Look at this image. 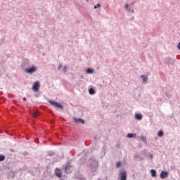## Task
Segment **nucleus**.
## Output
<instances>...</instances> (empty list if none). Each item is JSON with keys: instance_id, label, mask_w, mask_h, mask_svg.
Returning a JSON list of instances; mask_svg holds the SVG:
<instances>
[{"instance_id": "1", "label": "nucleus", "mask_w": 180, "mask_h": 180, "mask_svg": "<svg viewBox=\"0 0 180 180\" xmlns=\"http://www.w3.org/2000/svg\"><path fill=\"white\" fill-rule=\"evenodd\" d=\"M49 103L52 105V106H55V108H58V109H64V106L60 103H58L56 101H49Z\"/></svg>"}, {"instance_id": "2", "label": "nucleus", "mask_w": 180, "mask_h": 180, "mask_svg": "<svg viewBox=\"0 0 180 180\" xmlns=\"http://www.w3.org/2000/svg\"><path fill=\"white\" fill-rule=\"evenodd\" d=\"M39 88H40V82H36L35 83H34V84L32 86V90L34 92H37V91H39Z\"/></svg>"}, {"instance_id": "3", "label": "nucleus", "mask_w": 180, "mask_h": 180, "mask_svg": "<svg viewBox=\"0 0 180 180\" xmlns=\"http://www.w3.org/2000/svg\"><path fill=\"white\" fill-rule=\"evenodd\" d=\"M35 71H37V68L36 67H32L25 70V72H27V74H33Z\"/></svg>"}, {"instance_id": "4", "label": "nucleus", "mask_w": 180, "mask_h": 180, "mask_svg": "<svg viewBox=\"0 0 180 180\" xmlns=\"http://www.w3.org/2000/svg\"><path fill=\"white\" fill-rule=\"evenodd\" d=\"M120 176L121 178V180H126L127 178V174L126 173V171H122L120 174Z\"/></svg>"}, {"instance_id": "5", "label": "nucleus", "mask_w": 180, "mask_h": 180, "mask_svg": "<svg viewBox=\"0 0 180 180\" xmlns=\"http://www.w3.org/2000/svg\"><path fill=\"white\" fill-rule=\"evenodd\" d=\"M91 169L92 171H96V168H98V162L94 160L91 163Z\"/></svg>"}, {"instance_id": "6", "label": "nucleus", "mask_w": 180, "mask_h": 180, "mask_svg": "<svg viewBox=\"0 0 180 180\" xmlns=\"http://www.w3.org/2000/svg\"><path fill=\"white\" fill-rule=\"evenodd\" d=\"M72 167H71V165H70V164H68L65 165V172H67V174H70L71 172H70V169H72Z\"/></svg>"}, {"instance_id": "7", "label": "nucleus", "mask_w": 180, "mask_h": 180, "mask_svg": "<svg viewBox=\"0 0 180 180\" xmlns=\"http://www.w3.org/2000/svg\"><path fill=\"white\" fill-rule=\"evenodd\" d=\"M73 120H75L76 123H82V124H85V121L81 118H73Z\"/></svg>"}, {"instance_id": "8", "label": "nucleus", "mask_w": 180, "mask_h": 180, "mask_svg": "<svg viewBox=\"0 0 180 180\" xmlns=\"http://www.w3.org/2000/svg\"><path fill=\"white\" fill-rule=\"evenodd\" d=\"M167 176H168V173L165 171H162L160 174V177L162 178V179L167 178Z\"/></svg>"}, {"instance_id": "9", "label": "nucleus", "mask_w": 180, "mask_h": 180, "mask_svg": "<svg viewBox=\"0 0 180 180\" xmlns=\"http://www.w3.org/2000/svg\"><path fill=\"white\" fill-rule=\"evenodd\" d=\"M56 175L58 178H61V170L60 169H56Z\"/></svg>"}, {"instance_id": "10", "label": "nucleus", "mask_w": 180, "mask_h": 180, "mask_svg": "<svg viewBox=\"0 0 180 180\" xmlns=\"http://www.w3.org/2000/svg\"><path fill=\"white\" fill-rule=\"evenodd\" d=\"M135 117L136 120H141L143 119V115H141V114H136Z\"/></svg>"}, {"instance_id": "11", "label": "nucleus", "mask_w": 180, "mask_h": 180, "mask_svg": "<svg viewBox=\"0 0 180 180\" xmlns=\"http://www.w3.org/2000/svg\"><path fill=\"white\" fill-rule=\"evenodd\" d=\"M150 173H151L152 176H153V177L157 176V171H155V169L150 170Z\"/></svg>"}, {"instance_id": "12", "label": "nucleus", "mask_w": 180, "mask_h": 180, "mask_svg": "<svg viewBox=\"0 0 180 180\" xmlns=\"http://www.w3.org/2000/svg\"><path fill=\"white\" fill-rule=\"evenodd\" d=\"M141 78H142L143 82H146L147 81V79H148V78L147 76H146V75H142V76H141Z\"/></svg>"}, {"instance_id": "13", "label": "nucleus", "mask_w": 180, "mask_h": 180, "mask_svg": "<svg viewBox=\"0 0 180 180\" xmlns=\"http://www.w3.org/2000/svg\"><path fill=\"white\" fill-rule=\"evenodd\" d=\"M136 134H127V137H129V139H131V137H136Z\"/></svg>"}, {"instance_id": "14", "label": "nucleus", "mask_w": 180, "mask_h": 180, "mask_svg": "<svg viewBox=\"0 0 180 180\" xmlns=\"http://www.w3.org/2000/svg\"><path fill=\"white\" fill-rule=\"evenodd\" d=\"M89 92L90 95H94L95 94V90L93 88L89 89Z\"/></svg>"}, {"instance_id": "15", "label": "nucleus", "mask_w": 180, "mask_h": 180, "mask_svg": "<svg viewBox=\"0 0 180 180\" xmlns=\"http://www.w3.org/2000/svg\"><path fill=\"white\" fill-rule=\"evenodd\" d=\"M158 136V137H162V136H164V132L162 131H159Z\"/></svg>"}, {"instance_id": "16", "label": "nucleus", "mask_w": 180, "mask_h": 180, "mask_svg": "<svg viewBox=\"0 0 180 180\" xmlns=\"http://www.w3.org/2000/svg\"><path fill=\"white\" fill-rule=\"evenodd\" d=\"M86 72H87V74H92V72H94V70H92L91 68H88L86 70Z\"/></svg>"}, {"instance_id": "17", "label": "nucleus", "mask_w": 180, "mask_h": 180, "mask_svg": "<svg viewBox=\"0 0 180 180\" xmlns=\"http://www.w3.org/2000/svg\"><path fill=\"white\" fill-rule=\"evenodd\" d=\"M117 168H120L122 167V162H117L116 164Z\"/></svg>"}, {"instance_id": "18", "label": "nucleus", "mask_w": 180, "mask_h": 180, "mask_svg": "<svg viewBox=\"0 0 180 180\" xmlns=\"http://www.w3.org/2000/svg\"><path fill=\"white\" fill-rule=\"evenodd\" d=\"M5 160V156L4 155H0V161H4Z\"/></svg>"}, {"instance_id": "19", "label": "nucleus", "mask_w": 180, "mask_h": 180, "mask_svg": "<svg viewBox=\"0 0 180 180\" xmlns=\"http://www.w3.org/2000/svg\"><path fill=\"white\" fill-rule=\"evenodd\" d=\"M39 115V113L37 112H35L33 115H32V117L36 118L37 117V116Z\"/></svg>"}, {"instance_id": "20", "label": "nucleus", "mask_w": 180, "mask_h": 180, "mask_svg": "<svg viewBox=\"0 0 180 180\" xmlns=\"http://www.w3.org/2000/svg\"><path fill=\"white\" fill-rule=\"evenodd\" d=\"M96 8H101V4H97V5L94 6V9H96Z\"/></svg>"}, {"instance_id": "21", "label": "nucleus", "mask_w": 180, "mask_h": 180, "mask_svg": "<svg viewBox=\"0 0 180 180\" xmlns=\"http://www.w3.org/2000/svg\"><path fill=\"white\" fill-rule=\"evenodd\" d=\"M63 72H67V66L66 65H65L63 67Z\"/></svg>"}, {"instance_id": "22", "label": "nucleus", "mask_w": 180, "mask_h": 180, "mask_svg": "<svg viewBox=\"0 0 180 180\" xmlns=\"http://www.w3.org/2000/svg\"><path fill=\"white\" fill-rule=\"evenodd\" d=\"M61 68H63V65H59L58 68V70H61Z\"/></svg>"}, {"instance_id": "23", "label": "nucleus", "mask_w": 180, "mask_h": 180, "mask_svg": "<svg viewBox=\"0 0 180 180\" xmlns=\"http://www.w3.org/2000/svg\"><path fill=\"white\" fill-rule=\"evenodd\" d=\"M177 49H179V50H180V43L177 45Z\"/></svg>"}, {"instance_id": "24", "label": "nucleus", "mask_w": 180, "mask_h": 180, "mask_svg": "<svg viewBox=\"0 0 180 180\" xmlns=\"http://www.w3.org/2000/svg\"><path fill=\"white\" fill-rule=\"evenodd\" d=\"M125 8H126V9H127V8H129V4H126Z\"/></svg>"}, {"instance_id": "25", "label": "nucleus", "mask_w": 180, "mask_h": 180, "mask_svg": "<svg viewBox=\"0 0 180 180\" xmlns=\"http://www.w3.org/2000/svg\"><path fill=\"white\" fill-rule=\"evenodd\" d=\"M131 12H134V11H132Z\"/></svg>"}]
</instances>
